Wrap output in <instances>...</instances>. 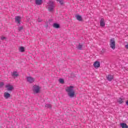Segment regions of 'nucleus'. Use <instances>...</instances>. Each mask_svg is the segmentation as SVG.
Here are the masks:
<instances>
[{"instance_id": "obj_1", "label": "nucleus", "mask_w": 128, "mask_h": 128, "mask_svg": "<svg viewBox=\"0 0 128 128\" xmlns=\"http://www.w3.org/2000/svg\"><path fill=\"white\" fill-rule=\"evenodd\" d=\"M66 90L70 98H74V96L75 92L74 90V87L72 86L66 88Z\"/></svg>"}, {"instance_id": "obj_2", "label": "nucleus", "mask_w": 128, "mask_h": 128, "mask_svg": "<svg viewBox=\"0 0 128 128\" xmlns=\"http://www.w3.org/2000/svg\"><path fill=\"white\" fill-rule=\"evenodd\" d=\"M110 48L113 50H116V40H114V38H112L110 40Z\"/></svg>"}, {"instance_id": "obj_3", "label": "nucleus", "mask_w": 128, "mask_h": 128, "mask_svg": "<svg viewBox=\"0 0 128 128\" xmlns=\"http://www.w3.org/2000/svg\"><path fill=\"white\" fill-rule=\"evenodd\" d=\"M32 90L34 94H38L40 92V87L36 85L33 86Z\"/></svg>"}, {"instance_id": "obj_4", "label": "nucleus", "mask_w": 128, "mask_h": 128, "mask_svg": "<svg viewBox=\"0 0 128 128\" xmlns=\"http://www.w3.org/2000/svg\"><path fill=\"white\" fill-rule=\"evenodd\" d=\"M6 88L8 92H12L14 90V86L10 84H6Z\"/></svg>"}, {"instance_id": "obj_5", "label": "nucleus", "mask_w": 128, "mask_h": 128, "mask_svg": "<svg viewBox=\"0 0 128 128\" xmlns=\"http://www.w3.org/2000/svg\"><path fill=\"white\" fill-rule=\"evenodd\" d=\"M26 80L28 82H29V84H32L34 82L35 79L34 78L32 77V76H28L26 77Z\"/></svg>"}, {"instance_id": "obj_6", "label": "nucleus", "mask_w": 128, "mask_h": 128, "mask_svg": "<svg viewBox=\"0 0 128 128\" xmlns=\"http://www.w3.org/2000/svg\"><path fill=\"white\" fill-rule=\"evenodd\" d=\"M54 2H50L48 5V10H50V12H52L54 10Z\"/></svg>"}, {"instance_id": "obj_7", "label": "nucleus", "mask_w": 128, "mask_h": 128, "mask_svg": "<svg viewBox=\"0 0 128 128\" xmlns=\"http://www.w3.org/2000/svg\"><path fill=\"white\" fill-rule=\"evenodd\" d=\"M93 66L95 68H98L100 66V62L96 61L94 63Z\"/></svg>"}, {"instance_id": "obj_8", "label": "nucleus", "mask_w": 128, "mask_h": 128, "mask_svg": "<svg viewBox=\"0 0 128 128\" xmlns=\"http://www.w3.org/2000/svg\"><path fill=\"white\" fill-rule=\"evenodd\" d=\"M20 16H16L15 17V22H16V24H20Z\"/></svg>"}, {"instance_id": "obj_9", "label": "nucleus", "mask_w": 128, "mask_h": 128, "mask_svg": "<svg viewBox=\"0 0 128 128\" xmlns=\"http://www.w3.org/2000/svg\"><path fill=\"white\" fill-rule=\"evenodd\" d=\"M107 80L110 82L111 80H114V76L110 74H108L106 76Z\"/></svg>"}, {"instance_id": "obj_10", "label": "nucleus", "mask_w": 128, "mask_h": 128, "mask_svg": "<svg viewBox=\"0 0 128 128\" xmlns=\"http://www.w3.org/2000/svg\"><path fill=\"white\" fill-rule=\"evenodd\" d=\"M100 26L102 27H104L106 26V23L104 22V18L101 19L100 22Z\"/></svg>"}, {"instance_id": "obj_11", "label": "nucleus", "mask_w": 128, "mask_h": 128, "mask_svg": "<svg viewBox=\"0 0 128 128\" xmlns=\"http://www.w3.org/2000/svg\"><path fill=\"white\" fill-rule=\"evenodd\" d=\"M4 98H5L6 99L8 98H10V94L8 92H5L4 93Z\"/></svg>"}, {"instance_id": "obj_12", "label": "nucleus", "mask_w": 128, "mask_h": 128, "mask_svg": "<svg viewBox=\"0 0 128 128\" xmlns=\"http://www.w3.org/2000/svg\"><path fill=\"white\" fill-rule=\"evenodd\" d=\"M36 4L38 6H40V4H42V0H36Z\"/></svg>"}, {"instance_id": "obj_13", "label": "nucleus", "mask_w": 128, "mask_h": 128, "mask_svg": "<svg viewBox=\"0 0 128 128\" xmlns=\"http://www.w3.org/2000/svg\"><path fill=\"white\" fill-rule=\"evenodd\" d=\"M120 126L122 128H128V126L126 123H121Z\"/></svg>"}, {"instance_id": "obj_14", "label": "nucleus", "mask_w": 128, "mask_h": 128, "mask_svg": "<svg viewBox=\"0 0 128 128\" xmlns=\"http://www.w3.org/2000/svg\"><path fill=\"white\" fill-rule=\"evenodd\" d=\"M76 18L79 22H82V16H80V15H76Z\"/></svg>"}, {"instance_id": "obj_15", "label": "nucleus", "mask_w": 128, "mask_h": 128, "mask_svg": "<svg viewBox=\"0 0 128 128\" xmlns=\"http://www.w3.org/2000/svg\"><path fill=\"white\" fill-rule=\"evenodd\" d=\"M12 76H18L19 74H18V73L16 72H14L12 74Z\"/></svg>"}, {"instance_id": "obj_16", "label": "nucleus", "mask_w": 128, "mask_h": 128, "mask_svg": "<svg viewBox=\"0 0 128 128\" xmlns=\"http://www.w3.org/2000/svg\"><path fill=\"white\" fill-rule=\"evenodd\" d=\"M53 26L56 28H60V25L58 24H54Z\"/></svg>"}, {"instance_id": "obj_17", "label": "nucleus", "mask_w": 128, "mask_h": 128, "mask_svg": "<svg viewBox=\"0 0 128 128\" xmlns=\"http://www.w3.org/2000/svg\"><path fill=\"white\" fill-rule=\"evenodd\" d=\"M118 102H119V104H122V102H124V100H122V98H120L118 100Z\"/></svg>"}, {"instance_id": "obj_18", "label": "nucleus", "mask_w": 128, "mask_h": 128, "mask_svg": "<svg viewBox=\"0 0 128 128\" xmlns=\"http://www.w3.org/2000/svg\"><path fill=\"white\" fill-rule=\"evenodd\" d=\"M46 108H52V106L50 104H46L45 105Z\"/></svg>"}, {"instance_id": "obj_19", "label": "nucleus", "mask_w": 128, "mask_h": 128, "mask_svg": "<svg viewBox=\"0 0 128 128\" xmlns=\"http://www.w3.org/2000/svg\"><path fill=\"white\" fill-rule=\"evenodd\" d=\"M20 52H24V48L22 46L20 48Z\"/></svg>"}, {"instance_id": "obj_20", "label": "nucleus", "mask_w": 128, "mask_h": 128, "mask_svg": "<svg viewBox=\"0 0 128 128\" xmlns=\"http://www.w3.org/2000/svg\"><path fill=\"white\" fill-rule=\"evenodd\" d=\"M59 82L60 84H64V79H60Z\"/></svg>"}, {"instance_id": "obj_21", "label": "nucleus", "mask_w": 128, "mask_h": 128, "mask_svg": "<svg viewBox=\"0 0 128 128\" xmlns=\"http://www.w3.org/2000/svg\"><path fill=\"white\" fill-rule=\"evenodd\" d=\"M82 45L79 44V45L78 46V50H82Z\"/></svg>"}, {"instance_id": "obj_22", "label": "nucleus", "mask_w": 128, "mask_h": 128, "mask_svg": "<svg viewBox=\"0 0 128 128\" xmlns=\"http://www.w3.org/2000/svg\"><path fill=\"white\" fill-rule=\"evenodd\" d=\"M124 44H125L126 48L128 50V42H125Z\"/></svg>"}, {"instance_id": "obj_23", "label": "nucleus", "mask_w": 128, "mask_h": 128, "mask_svg": "<svg viewBox=\"0 0 128 128\" xmlns=\"http://www.w3.org/2000/svg\"><path fill=\"white\" fill-rule=\"evenodd\" d=\"M23 28H24V27H22V26L19 27L18 28V30L20 32V30H22Z\"/></svg>"}, {"instance_id": "obj_24", "label": "nucleus", "mask_w": 128, "mask_h": 128, "mask_svg": "<svg viewBox=\"0 0 128 128\" xmlns=\"http://www.w3.org/2000/svg\"><path fill=\"white\" fill-rule=\"evenodd\" d=\"M4 82H0V88H2V86H4Z\"/></svg>"}, {"instance_id": "obj_25", "label": "nucleus", "mask_w": 128, "mask_h": 128, "mask_svg": "<svg viewBox=\"0 0 128 128\" xmlns=\"http://www.w3.org/2000/svg\"><path fill=\"white\" fill-rule=\"evenodd\" d=\"M59 2H60V4L61 5L64 4V2L62 1V0H59Z\"/></svg>"}, {"instance_id": "obj_26", "label": "nucleus", "mask_w": 128, "mask_h": 128, "mask_svg": "<svg viewBox=\"0 0 128 128\" xmlns=\"http://www.w3.org/2000/svg\"><path fill=\"white\" fill-rule=\"evenodd\" d=\"M6 38L4 36L1 37L2 40H6Z\"/></svg>"}, {"instance_id": "obj_27", "label": "nucleus", "mask_w": 128, "mask_h": 128, "mask_svg": "<svg viewBox=\"0 0 128 128\" xmlns=\"http://www.w3.org/2000/svg\"><path fill=\"white\" fill-rule=\"evenodd\" d=\"M126 104H127V106H128V100L127 102H126Z\"/></svg>"}]
</instances>
